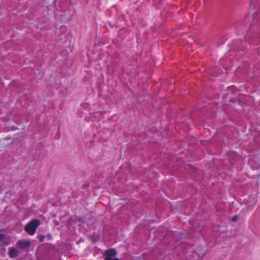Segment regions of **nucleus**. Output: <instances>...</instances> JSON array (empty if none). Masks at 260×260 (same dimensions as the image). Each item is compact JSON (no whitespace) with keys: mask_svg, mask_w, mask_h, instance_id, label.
Returning a JSON list of instances; mask_svg holds the SVG:
<instances>
[{"mask_svg":"<svg viewBox=\"0 0 260 260\" xmlns=\"http://www.w3.org/2000/svg\"><path fill=\"white\" fill-rule=\"evenodd\" d=\"M40 221L38 219L30 221L24 227V231L29 235H34L38 227L40 225Z\"/></svg>","mask_w":260,"mask_h":260,"instance_id":"1","label":"nucleus"},{"mask_svg":"<svg viewBox=\"0 0 260 260\" xmlns=\"http://www.w3.org/2000/svg\"><path fill=\"white\" fill-rule=\"evenodd\" d=\"M116 254V251L114 249L107 250L104 254L105 260H112Z\"/></svg>","mask_w":260,"mask_h":260,"instance_id":"2","label":"nucleus"},{"mask_svg":"<svg viewBox=\"0 0 260 260\" xmlns=\"http://www.w3.org/2000/svg\"><path fill=\"white\" fill-rule=\"evenodd\" d=\"M9 244L10 242L6 237L5 235L2 232V231L0 229V246H6L9 245Z\"/></svg>","mask_w":260,"mask_h":260,"instance_id":"3","label":"nucleus"},{"mask_svg":"<svg viewBox=\"0 0 260 260\" xmlns=\"http://www.w3.org/2000/svg\"><path fill=\"white\" fill-rule=\"evenodd\" d=\"M16 245L20 247V248H25L29 247L30 245V243L29 241L27 240H18L17 243Z\"/></svg>","mask_w":260,"mask_h":260,"instance_id":"4","label":"nucleus"},{"mask_svg":"<svg viewBox=\"0 0 260 260\" xmlns=\"http://www.w3.org/2000/svg\"><path fill=\"white\" fill-rule=\"evenodd\" d=\"M8 254L10 258H15L18 256V251L15 248L10 247Z\"/></svg>","mask_w":260,"mask_h":260,"instance_id":"5","label":"nucleus"},{"mask_svg":"<svg viewBox=\"0 0 260 260\" xmlns=\"http://www.w3.org/2000/svg\"><path fill=\"white\" fill-rule=\"evenodd\" d=\"M258 36L260 38V33L258 35L256 33H253L252 34V32L250 31H249L247 32L245 38L247 39L248 40H249L250 41H253L254 39H256Z\"/></svg>","mask_w":260,"mask_h":260,"instance_id":"6","label":"nucleus"},{"mask_svg":"<svg viewBox=\"0 0 260 260\" xmlns=\"http://www.w3.org/2000/svg\"><path fill=\"white\" fill-rule=\"evenodd\" d=\"M48 240H52L53 239L52 235L50 233H47L45 236Z\"/></svg>","mask_w":260,"mask_h":260,"instance_id":"7","label":"nucleus"},{"mask_svg":"<svg viewBox=\"0 0 260 260\" xmlns=\"http://www.w3.org/2000/svg\"><path fill=\"white\" fill-rule=\"evenodd\" d=\"M238 220V216L235 215L234 217L232 219V221L235 222L237 221Z\"/></svg>","mask_w":260,"mask_h":260,"instance_id":"8","label":"nucleus"},{"mask_svg":"<svg viewBox=\"0 0 260 260\" xmlns=\"http://www.w3.org/2000/svg\"><path fill=\"white\" fill-rule=\"evenodd\" d=\"M259 15H259L258 13H254V14H253V19H256V18H257V17H258V16H259Z\"/></svg>","mask_w":260,"mask_h":260,"instance_id":"9","label":"nucleus"},{"mask_svg":"<svg viewBox=\"0 0 260 260\" xmlns=\"http://www.w3.org/2000/svg\"><path fill=\"white\" fill-rule=\"evenodd\" d=\"M112 260H119L118 258H114Z\"/></svg>","mask_w":260,"mask_h":260,"instance_id":"10","label":"nucleus"},{"mask_svg":"<svg viewBox=\"0 0 260 260\" xmlns=\"http://www.w3.org/2000/svg\"><path fill=\"white\" fill-rule=\"evenodd\" d=\"M45 237V236H42V238H41V241H43V238Z\"/></svg>","mask_w":260,"mask_h":260,"instance_id":"11","label":"nucleus"}]
</instances>
